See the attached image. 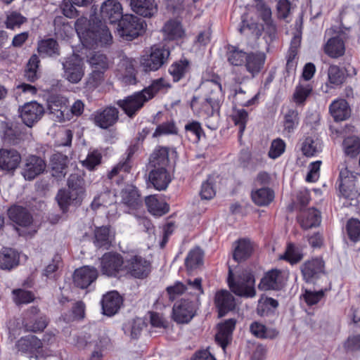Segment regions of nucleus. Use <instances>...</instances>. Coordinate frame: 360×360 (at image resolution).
<instances>
[{
    "instance_id": "f257e3e1",
    "label": "nucleus",
    "mask_w": 360,
    "mask_h": 360,
    "mask_svg": "<svg viewBox=\"0 0 360 360\" xmlns=\"http://www.w3.org/2000/svg\"><path fill=\"white\" fill-rule=\"evenodd\" d=\"M87 20L79 18L75 23V29L84 46L92 48L94 46L110 44L112 37L105 24L94 15H91L86 27Z\"/></svg>"
},
{
    "instance_id": "f03ea898",
    "label": "nucleus",
    "mask_w": 360,
    "mask_h": 360,
    "mask_svg": "<svg viewBox=\"0 0 360 360\" xmlns=\"http://www.w3.org/2000/svg\"><path fill=\"white\" fill-rule=\"evenodd\" d=\"M229 286L231 291L236 295L245 297H253L255 294V278L252 273L248 270L243 271L234 281L232 277L231 270L229 269L228 278Z\"/></svg>"
},
{
    "instance_id": "7ed1b4c3",
    "label": "nucleus",
    "mask_w": 360,
    "mask_h": 360,
    "mask_svg": "<svg viewBox=\"0 0 360 360\" xmlns=\"http://www.w3.org/2000/svg\"><path fill=\"white\" fill-rule=\"evenodd\" d=\"M8 216L11 221L20 226L16 228L20 236L33 235L37 232V228L32 224V217L25 208L14 206L8 210Z\"/></svg>"
},
{
    "instance_id": "20e7f679",
    "label": "nucleus",
    "mask_w": 360,
    "mask_h": 360,
    "mask_svg": "<svg viewBox=\"0 0 360 360\" xmlns=\"http://www.w3.org/2000/svg\"><path fill=\"white\" fill-rule=\"evenodd\" d=\"M118 34L123 39L131 41L137 37L144 29V22L131 14L124 15L118 24Z\"/></svg>"
},
{
    "instance_id": "39448f33",
    "label": "nucleus",
    "mask_w": 360,
    "mask_h": 360,
    "mask_svg": "<svg viewBox=\"0 0 360 360\" xmlns=\"http://www.w3.org/2000/svg\"><path fill=\"white\" fill-rule=\"evenodd\" d=\"M199 304V297L192 296L191 300L182 298L173 307V319L179 323H188L195 316Z\"/></svg>"
},
{
    "instance_id": "423d86ee",
    "label": "nucleus",
    "mask_w": 360,
    "mask_h": 360,
    "mask_svg": "<svg viewBox=\"0 0 360 360\" xmlns=\"http://www.w3.org/2000/svg\"><path fill=\"white\" fill-rule=\"evenodd\" d=\"M170 52L164 46H154L150 54L142 56L141 64L145 71H156L167 63Z\"/></svg>"
},
{
    "instance_id": "0eeeda50",
    "label": "nucleus",
    "mask_w": 360,
    "mask_h": 360,
    "mask_svg": "<svg viewBox=\"0 0 360 360\" xmlns=\"http://www.w3.org/2000/svg\"><path fill=\"white\" fill-rule=\"evenodd\" d=\"M63 77L72 84H77L84 75V64L82 58L72 54L63 62Z\"/></svg>"
},
{
    "instance_id": "6e6552de",
    "label": "nucleus",
    "mask_w": 360,
    "mask_h": 360,
    "mask_svg": "<svg viewBox=\"0 0 360 360\" xmlns=\"http://www.w3.org/2000/svg\"><path fill=\"white\" fill-rule=\"evenodd\" d=\"M218 109L219 99L215 96H206L198 111L199 115L207 120L206 126L212 130L218 127Z\"/></svg>"
},
{
    "instance_id": "1a4fd4ad",
    "label": "nucleus",
    "mask_w": 360,
    "mask_h": 360,
    "mask_svg": "<svg viewBox=\"0 0 360 360\" xmlns=\"http://www.w3.org/2000/svg\"><path fill=\"white\" fill-rule=\"evenodd\" d=\"M166 290L172 302L185 292L192 296L199 297L203 293L202 279L196 278L193 281L188 280L186 286L181 282H176L173 285L168 286Z\"/></svg>"
},
{
    "instance_id": "9d476101",
    "label": "nucleus",
    "mask_w": 360,
    "mask_h": 360,
    "mask_svg": "<svg viewBox=\"0 0 360 360\" xmlns=\"http://www.w3.org/2000/svg\"><path fill=\"white\" fill-rule=\"evenodd\" d=\"M102 274L109 277H115L124 269L125 259L117 253L108 252L100 259Z\"/></svg>"
},
{
    "instance_id": "9b49d317",
    "label": "nucleus",
    "mask_w": 360,
    "mask_h": 360,
    "mask_svg": "<svg viewBox=\"0 0 360 360\" xmlns=\"http://www.w3.org/2000/svg\"><path fill=\"white\" fill-rule=\"evenodd\" d=\"M48 109L52 118L56 122L70 120V109L66 98L61 96H53L48 101Z\"/></svg>"
},
{
    "instance_id": "f8f14e48",
    "label": "nucleus",
    "mask_w": 360,
    "mask_h": 360,
    "mask_svg": "<svg viewBox=\"0 0 360 360\" xmlns=\"http://www.w3.org/2000/svg\"><path fill=\"white\" fill-rule=\"evenodd\" d=\"M124 269L135 278H143L150 272V263L139 255H129L125 258Z\"/></svg>"
},
{
    "instance_id": "ddd939ff",
    "label": "nucleus",
    "mask_w": 360,
    "mask_h": 360,
    "mask_svg": "<svg viewBox=\"0 0 360 360\" xmlns=\"http://www.w3.org/2000/svg\"><path fill=\"white\" fill-rule=\"evenodd\" d=\"M46 168V163L44 159L32 155L25 159L21 173L26 180L32 181L44 173Z\"/></svg>"
},
{
    "instance_id": "4468645a",
    "label": "nucleus",
    "mask_w": 360,
    "mask_h": 360,
    "mask_svg": "<svg viewBox=\"0 0 360 360\" xmlns=\"http://www.w3.org/2000/svg\"><path fill=\"white\" fill-rule=\"evenodd\" d=\"M356 176L349 171L347 167L340 169L339 176V191L340 194L345 198L353 199L356 197L357 191L355 181Z\"/></svg>"
},
{
    "instance_id": "2eb2a0df",
    "label": "nucleus",
    "mask_w": 360,
    "mask_h": 360,
    "mask_svg": "<svg viewBox=\"0 0 360 360\" xmlns=\"http://www.w3.org/2000/svg\"><path fill=\"white\" fill-rule=\"evenodd\" d=\"M148 101L142 91L135 92L124 99L119 100L117 104L130 117H134L141 110L145 103Z\"/></svg>"
},
{
    "instance_id": "dca6fc26",
    "label": "nucleus",
    "mask_w": 360,
    "mask_h": 360,
    "mask_svg": "<svg viewBox=\"0 0 360 360\" xmlns=\"http://www.w3.org/2000/svg\"><path fill=\"white\" fill-rule=\"evenodd\" d=\"M119 117L118 110L112 106L96 110L93 114L94 124L101 129H108L113 126Z\"/></svg>"
},
{
    "instance_id": "f3484780",
    "label": "nucleus",
    "mask_w": 360,
    "mask_h": 360,
    "mask_svg": "<svg viewBox=\"0 0 360 360\" xmlns=\"http://www.w3.org/2000/svg\"><path fill=\"white\" fill-rule=\"evenodd\" d=\"M44 109L37 102H30L25 104L20 110V117L23 123L32 127L42 117Z\"/></svg>"
},
{
    "instance_id": "a211bd4d",
    "label": "nucleus",
    "mask_w": 360,
    "mask_h": 360,
    "mask_svg": "<svg viewBox=\"0 0 360 360\" xmlns=\"http://www.w3.org/2000/svg\"><path fill=\"white\" fill-rule=\"evenodd\" d=\"M300 268L304 280L307 283L314 282L324 274V262L319 258L305 262Z\"/></svg>"
},
{
    "instance_id": "6ab92c4d",
    "label": "nucleus",
    "mask_w": 360,
    "mask_h": 360,
    "mask_svg": "<svg viewBox=\"0 0 360 360\" xmlns=\"http://www.w3.org/2000/svg\"><path fill=\"white\" fill-rule=\"evenodd\" d=\"M121 4L115 0H108L103 2L101 7V15L103 21H109L110 23L119 22L122 15Z\"/></svg>"
},
{
    "instance_id": "aec40b11",
    "label": "nucleus",
    "mask_w": 360,
    "mask_h": 360,
    "mask_svg": "<svg viewBox=\"0 0 360 360\" xmlns=\"http://www.w3.org/2000/svg\"><path fill=\"white\" fill-rule=\"evenodd\" d=\"M98 277L96 268L83 266L75 270L73 280L75 284L80 288H86L91 285Z\"/></svg>"
},
{
    "instance_id": "412c9836",
    "label": "nucleus",
    "mask_w": 360,
    "mask_h": 360,
    "mask_svg": "<svg viewBox=\"0 0 360 360\" xmlns=\"http://www.w3.org/2000/svg\"><path fill=\"white\" fill-rule=\"evenodd\" d=\"M265 60L266 54L264 52H250L248 53L243 65L252 77H255L263 69Z\"/></svg>"
},
{
    "instance_id": "4be33fe9",
    "label": "nucleus",
    "mask_w": 360,
    "mask_h": 360,
    "mask_svg": "<svg viewBox=\"0 0 360 360\" xmlns=\"http://www.w3.org/2000/svg\"><path fill=\"white\" fill-rule=\"evenodd\" d=\"M148 179L153 187L158 191L165 190L172 181L170 174L163 167L152 169L149 173Z\"/></svg>"
},
{
    "instance_id": "5701e85b",
    "label": "nucleus",
    "mask_w": 360,
    "mask_h": 360,
    "mask_svg": "<svg viewBox=\"0 0 360 360\" xmlns=\"http://www.w3.org/2000/svg\"><path fill=\"white\" fill-rule=\"evenodd\" d=\"M21 160L20 153L14 149L0 150V168L6 171L15 170Z\"/></svg>"
},
{
    "instance_id": "b1692460",
    "label": "nucleus",
    "mask_w": 360,
    "mask_h": 360,
    "mask_svg": "<svg viewBox=\"0 0 360 360\" xmlns=\"http://www.w3.org/2000/svg\"><path fill=\"white\" fill-rule=\"evenodd\" d=\"M215 304L219 310V316H224L228 311L235 308V298L231 292L222 290L216 293Z\"/></svg>"
},
{
    "instance_id": "393cba45",
    "label": "nucleus",
    "mask_w": 360,
    "mask_h": 360,
    "mask_svg": "<svg viewBox=\"0 0 360 360\" xmlns=\"http://www.w3.org/2000/svg\"><path fill=\"white\" fill-rule=\"evenodd\" d=\"M122 303V299L115 291H112L103 297L101 301L103 313L111 316L115 314Z\"/></svg>"
},
{
    "instance_id": "a878e982",
    "label": "nucleus",
    "mask_w": 360,
    "mask_h": 360,
    "mask_svg": "<svg viewBox=\"0 0 360 360\" xmlns=\"http://www.w3.org/2000/svg\"><path fill=\"white\" fill-rule=\"evenodd\" d=\"M252 6L264 22L268 32L270 34H274L276 31V27L271 18L270 7L262 0H255Z\"/></svg>"
},
{
    "instance_id": "bb28decb",
    "label": "nucleus",
    "mask_w": 360,
    "mask_h": 360,
    "mask_svg": "<svg viewBox=\"0 0 360 360\" xmlns=\"http://www.w3.org/2000/svg\"><path fill=\"white\" fill-rule=\"evenodd\" d=\"M18 352L24 354H33L42 348V342L35 335H28L22 337L15 343Z\"/></svg>"
},
{
    "instance_id": "cd10ccee",
    "label": "nucleus",
    "mask_w": 360,
    "mask_h": 360,
    "mask_svg": "<svg viewBox=\"0 0 360 360\" xmlns=\"http://www.w3.org/2000/svg\"><path fill=\"white\" fill-rule=\"evenodd\" d=\"M283 283L282 271L272 269L268 271L262 278L259 288L262 290H278L281 288Z\"/></svg>"
},
{
    "instance_id": "c85d7f7f",
    "label": "nucleus",
    "mask_w": 360,
    "mask_h": 360,
    "mask_svg": "<svg viewBox=\"0 0 360 360\" xmlns=\"http://www.w3.org/2000/svg\"><path fill=\"white\" fill-rule=\"evenodd\" d=\"M130 6L133 11L145 18H150L158 11L155 0H131Z\"/></svg>"
},
{
    "instance_id": "c756f323",
    "label": "nucleus",
    "mask_w": 360,
    "mask_h": 360,
    "mask_svg": "<svg viewBox=\"0 0 360 360\" xmlns=\"http://www.w3.org/2000/svg\"><path fill=\"white\" fill-rule=\"evenodd\" d=\"M235 325L236 321L233 319H229L219 325L218 333L215 335V340L224 350H225L226 345L231 340Z\"/></svg>"
},
{
    "instance_id": "7c9ffc66",
    "label": "nucleus",
    "mask_w": 360,
    "mask_h": 360,
    "mask_svg": "<svg viewBox=\"0 0 360 360\" xmlns=\"http://www.w3.org/2000/svg\"><path fill=\"white\" fill-rule=\"evenodd\" d=\"M300 226L304 229L317 227L321 224V212L315 208H309L303 211L299 217Z\"/></svg>"
},
{
    "instance_id": "2f4dec72",
    "label": "nucleus",
    "mask_w": 360,
    "mask_h": 360,
    "mask_svg": "<svg viewBox=\"0 0 360 360\" xmlns=\"http://www.w3.org/2000/svg\"><path fill=\"white\" fill-rule=\"evenodd\" d=\"M345 71L348 76H352L356 74V69L353 67H348L344 70L340 69L337 65L330 66L328 71L329 83L334 86L341 85L345 80Z\"/></svg>"
},
{
    "instance_id": "473e14b6",
    "label": "nucleus",
    "mask_w": 360,
    "mask_h": 360,
    "mask_svg": "<svg viewBox=\"0 0 360 360\" xmlns=\"http://www.w3.org/2000/svg\"><path fill=\"white\" fill-rule=\"evenodd\" d=\"M122 202L130 210H136L141 201L137 189L131 186H127L121 192Z\"/></svg>"
},
{
    "instance_id": "72a5a7b5",
    "label": "nucleus",
    "mask_w": 360,
    "mask_h": 360,
    "mask_svg": "<svg viewBox=\"0 0 360 360\" xmlns=\"http://www.w3.org/2000/svg\"><path fill=\"white\" fill-rule=\"evenodd\" d=\"M25 134L22 131V125L7 124L4 131L3 140L6 143L16 145L24 139Z\"/></svg>"
},
{
    "instance_id": "f704fd0d",
    "label": "nucleus",
    "mask_w": 360,
    "mask_h": 360,
    "mask_svg": "<svg viewBox=\"0 0 360 360\" xmlns=\"http://www.w3.org/2000/svg\"><path fill=\"white\" fill-rule=\"evenodd\" d=\"M19 264V255L11 248H4L0 251V269L11 270Z\"/></svg>"
},
{
    "instance_id": "c9c22d12",
    "label": "nucleus",
    "mask_w": 360,
    "mask_h": 360,
    "mask_svg": "<svg viewBox=\"0 0 360 360\" xmlns=\"http://www.w3.org/2000/svg\"><path fill=\"white\" fill-rule=\"evenodd\" d=\"M330 115L335 121H343L348 118L350 115L347 101L344 99H338L334 101L329 107Z\"/></svg>"
},
{
    "instance_id": "e433bc0d",
    "label": "nucleus",
    "mask_w": 360,
    "mask_h": 360,
    "mask_svg": "<svg viewBox=\"0 0 360 360\" xmlns=\"http://www.w3.org/2000/svg\"><path fill=\"white\" fill-rule=\"evenodd\" d=\"M68 158L61 153H56L51 156V167L52 175L56 178L64 177L66 174Z\"/></svg>"
},
{
    "instance_id": "4c0bfd02",
    "label": "nucleus",
    "mask_w": 360,
    "mask_h": 360,
    "mask_svg": "<svg viewBox=\"0 0 360 360\" xmlns=\"http://www.w3.org/2000/svg\"><path fill=\"white\" fill-rule=\"evenodd\" d=\"M56 200L61 210L65 212L70 205H79L82 199L75 195V193L62 189L58 191Z\"/></svg>"
},
{
    "instance_id": "58836bf2",
    "label": "nucleus",
    "mask_w": 360,
    "mask_h": 360,
    "mask_svg": "<svg viewBox=\"0 0 360 360\" xmlns=\"http://www.w3.org/2000/svg\"><path fill=\"white\" fill-rule=\"evenodd\" d=\"M252 249V245L250 240H239L233 252L234 260L238 262L245 260L251 255Z\"/></svg>"
},
{
    "instance_id": "ea45409f",
    "label": "nucleus",
    "mask_w": 360,
    "mask_h": 360,
    "mask_svg": "<svg viewBox=\"0 0 360 360\" xmlns=\"http://www.w3.org/2000/svg\"><path fill=\"white\" fill-rule=\"evenodd\" d=\"M248 53L238 47L229 45L226 48V57L229 63L233 66H240L245 63Z\"/></svg>"
},
{
    "instance_id": "a19ab883",
    "label": "nucleus",
    "mask_w": 360,
    "mask_h": 360,
    "mask_svg": "<svg viewBox=\"0 0 360 360\" xmlns=\"http://www.w3.org/2000/svg\"><path fill=\"white\" fill-rule=\"evenodd\" d=\"M162 32L165 39L174 40L181 38L184 34V30L181 23L177 20H169L162 27Z\"/></svg>"
},
{
    "instance_id": "79ce46f5",
    "label": "nucleus",
    "mask_w": 360,
    "mask_h": 360,
    "mask_svg": "<svg viewBox=\"0 0 360 360\" xmlns=\"http://www.w3.org/2000/svg\"><path fill=\"white\" fill-rule=\"evenodd\" d=\"M146 205L150 213L155 216H162L169 211V205L159 201L155 195L146 198Z\"/></svg>"
},
{
    "instance_id": "37998d69",
    "label": "nucleus",
    "mask_w": 360,
    "mask_h": 360,
    "mask_svg": "<svg viewBox=\"0 0 360 360\" xmlns=\"http://www.w3.org/2000/svg\"><path fill=\"white\" fill-rule=\"evenodd\" d=\"M150 163L154 168H165L169 163V149L167 147L157 148L150 157Z\"/></svg>"
},
{
    "instance_id": "c03bdc74",
    "label": "nucleus",
    "mask_w": 360,
    "mask_h": 360,
    "mask_svg": "<svg viewBox=\"0 0 360 360\" xmlns=\"http://www.w3.org/2000/svg\"><path fill=\"white\" fill-rule=\"evenodd\" d=\"M251 197L256 205L266 206L274 200V193L269 188H262L252 191Z\"/></svg>"
},
{
    "instance_id": "a18cd8bd",
    "label": "nucleus",
    "mask_w": 360,
    "mask_h": 360,
    "mask_svg": "<svg viewBox=\"0 0 360 360\" xmlns=\"http://www.w3.org/2000/svg\"><path fill=\"white\" fill-rule=\"evenodd\" d=\"M93 242L98 248L108 249L110 245L109 229L107 226L96 227Z\"/></svg>"
},
{
    "instance_id": "49530a36",
    "label": "nucleus",
    "mask_w": 360,
    "mask_h": 360,
    "mask_svg": "<svg viewBox=\"0 0 360 360\" xmlns=\"http://www.w3.org/2000/svg\"><path fill=\"white\" fill-rule=\"evenodd\" d=\"M37 50L43 57L59 55L58 44L53 39H47L39 41Z\"/></svg>"
},
{
    "instance_id": "de8ad7c7",
    "label": "nucleus",
    "mask_w": 360,
    "mask_h": 360,
    "mask_svg": "<svg viewBox=\"0 0 360 360\" xmlns=\"http://www.w3.org/2000/svg\"><path fill=\"white\" fill-rule=\"evenodd\" d=\"M325 52L332 58H338L345 53V45L340 37L330 39L325 46Z\"/></svg>"
},
{
    "instance_id": "09e8293b",
    "label": "nucleus",
    "mask_w": 360,
    "mask_h": 360,
    "mask_svg": "<svg viewBox=\"0 0 360 360\" xmlns=\"http://www.w3.org/2000/svg\"><path fill=\"white\" fill-rule=\"evenodd\" d=\"M301 150L305 156H314L321 150V141L316 137L308 136L303 141Z\"/></svg>"
},
{
    "instance_id": "8fccbe9b",
    "label": "nucleus",
    "mask_w": 360,
    "mask_h": 360,
    "mask_svg": "<svg viewBox=\"0 0 360 360\" xmlns=\"http://www.w3.org/2000/svg\"><path fill=\"white\" fill-rule=\"evenodd\" d=\"M169 83L164 78H159L153 81L151 84L142 90L148 100L153 98L160 91L170 88Z\"/></svg>"
},
{
    "instance_id": "3c124183",
    "label": "nucleus",
    "mask_w": 360,
    "mask_h": 360,
    "mask_svg": "<svg viewBox=\"0 0 360 360\" xmlns=\"http://www.w3.org/2000/svg\"><path fill=\"white\" fill-rule=\"evenodd\" d=\"M84 179L77 174H71L68 179L69 191L82 199L84 195Z\"/></svg>"
},
{
    "instance_id": "603ef678",
    "label": "nucleus",
    "mask_w": 360,
    "mask_h": 360,
    "mask_svg": "<svg viewBox=\"0 0 360 360\" xmlns=\"http://www.w3.org/2000/svg\"><path fill=\"white\" fill-rule=\"evenodd\" d=\"M203 252L196 248L191 250L185 260V264L188 270L192 271L202 264Z\"/></svg>"
},
{
    "instance_id": "864d4df0",
    "label": "nucleus",
    "mask_w": 360,
    "mask_h": 360,
    "mask_svg": "<svg viewBox=\"0 0 360 360\" xmlns=\"http://www.w3.org/2000/svg\"><path fill=\"white\" fill-rule=\"evenodd\" d=\"M263 27L257 22L254 21L248 20V19L243 17L241 25L239 28V32L244 34H252L256 37H259L262 35Z\"/></svg>"
},
{
    "instance_id": "5fc2aeb1",
    "label": "nucleus",
    "mask_w": 360,
    "mask_h": 360,
    "mask_svg": "<svg viewBox=\"0 0 360 360\" xmlns=\"http://www.w3.org/2000/svg\"><path fill=\"white\" fill-rule=\"evenodd\" d=\"M188 70V63L186 60H180L174 63L169 68V72L174 82L183 78Z\"/></svg>"
},
{
    "instance_id": "6e6d98bb",
    "label": "nucleus",
    "mask_w": 360,
    "mask_h": 360,
    "mask_svg": "<svg viewBox=\"0 0 360 360\" xmlns=\"http://www.w3.org/2000/svg\"><path fill=\"white\" fill-rule=\"evenodd\" d=\"M250 329L252 335L259 338H274L278 334L275 330L268 329L263 324L256 321L250 325Z\"/></svg>"
},
{
    "instance_id": "4d7b16f0",
    "label": "nucleus",
    "mask_w": 360,
    "mask_h": 360,
    "mask_svg": "<svg viewBox=\"0 0 360 360\" xmlns=\"http://www.w3.org/2000/svg\"><path fill=\"white\" fill-rule=\"evenodd\" d=\"M348 238L354 243L360 240V221L355 218L349 219L346 224Z\"/></svg>"
},
{
    "instance_id": "13d9d810",
    "label": "nucleus",
    "mask_w": 360,
    "mask_h": 360,
    "mask_svg": "<svg viewBox=\"0 0 360 360\" xmlns=\"http://www.w3.org/2000/svg\"><path fill=\"white\" fill-rule=\"evenodd\" d=\"M290 262L291 264L299 262L302 259V254L300 250L293 244L289 243L283 255L280 257Z\"/></svg>"
},
{
    "instance_id": "bf43d9fd",
    "label": "nucleus",
    "mask_w": 360,
    "mask_h": 360,
    "mask_svg": "<svg viewBox=\"0 0 360 360\" xmlns=\"http://www.w3.org/2000/svg\"><path fill=\"white\" fill-rule=\"evenodd\" d=\"M89 63L92 70H100L105 71L108 68V60L107 57L102 53H95L89 58Z\"/></svg>"
},
{
    "instance_id": "052dcab7",
    "label": "nucleus",
    "mask_w": 360,
    "mask_h": 360,
    "mask_svg": "<svg viewBox=\"0 0 360 360\" xmlns=\"http://www.w3.org/2000/svg\"><path fill=\"white\" fill-rule=\"evenodd\" d=\"M345 153L354 157L360 151V140L356 136H349L343 141Z\"/></svg>"
},
{
    "instance_id": "680f3d73",
    "label": "nucleus",
    "mask_w": 360,
    "mask_h": 360,
    "mask_svg": "<svg viewBox=\"0 0 360 360\" xmlns=\"http://www.w3.org/2000/svg\"><path fill=\"white\" fill-rule=\"evenodd\" d=\"M232 120L234 124L239 127V134L241 136L243 133L246 123L248 120V113L244 109H238L234 110L232 115Z\"/></svg>"
},
{
    "instance_id": "e2e57ef3",
    "label": "nucleus",
    "mask_w": 360,
    "mask_h": 360,
    "mask_svg": "<svg viewBox=\"0 0 360 360\" xmlns=\"http://www.w3.org/2000/svg\"><path fill=\"white\" fill-rule=\"evenodd\" d=\"M102 155L98 150H93L88 153L85 160L82 161V164L89 170H94L101 162Z\"/></svg>"
},
{
    "instance_id": "0e129e2a",
    "label": "nucleus",
    "mask_w": 360,
    "mask_h": 360,
    "mask_svg": "<svg viewBox=\"0 0 360 360\" xmlns=\"http://www.w3.org/2000/svg\"><path fill=\"white\" fill-rule=\"evenodd\" d=\"M47 325L46 316L41 314L34 319V322L26 323L25 326L27 330L37 333L44 330Z\"/></svg>"
},
{
    "instance_id": "69168bd1",
    "label": "nucleus",
    "mask_w": 360,
    "mask_h": 360,
    "mask_svg": "<svg viewBox=\"0 0 360 360\" xmlns=\"http://www.w3.org/2000/svg\"><path fill=\"white\" fill-rule=\"evenodd\" d=\"M177 129L172 122H163L159 124L153 134V137L156 138L162 135L176 134Z\"/></svg>"
},
{
    "instance_id": "338daca9",
    "label": "nucleus",
    "mask_w": 360,
    "mask_h": 360,
    "mask_svg": "<svg viewBox=\"0 0 360 360\" xmlns=\"http://www.w3.org/2000/svg\"><path fill=\"white\" fill-rule=\"evenodd\" d=\"M14 295L13 300L17 304H27L32 302L34 296L32 292L17 289L13 291Z\"/></svg>"
},
{
    "instance_id": "774afa93",
    "label": "nucleus",
    "mask_w": 360,
    "mask_h": 360,
    "mask_svg": "<svg viewBox=\"0 0 360 360\" xmlns=\"http://www.w3.org/2000/svg\"><path fill=\"white\" fill-rule=\"evenodd\" d=\"M298 112L295 110L290 109L285 115L284 127L288 132L292 131L298 124Z\"/></svg>"
}]
</instances>
